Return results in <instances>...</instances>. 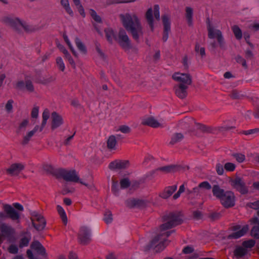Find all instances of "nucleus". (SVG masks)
I'll return each mask as SVG.
<instances>
[{"label": "nucleus", "mask_w": 259, "mask_h": 259, "mask_svg": "<svg viewBox=\"0 0 259 259\" xmlns=\"http://www.w3.org/2000/svg\"><path fill=\"white\" fill-rule=\"evenodd\" d=\"M166 223L162 225L157 231V234L152 239L151 246L155 249L156 251L162 250L167 244V238L172 231L168 230L181 223V219L177 216L171 215L164 219Z\"/></svg>", "instance_id": "f257e3e1"}, {"label": "nucleus", "mask_w": 259, "mask_h": 259, "mask_svg": "<svg viewBox=\"0 0 259 259\" xmlns=\"http://www.w3.org/2000/svg\"><path fill=\"white\" fill-rule=\"evenodd\" d=\"M119 18L122 24L127 31L130 33L133 38L137 42L144 34L143 28L140 19L135 13H125L120 14Z\"/></svg>", "instance_id": "f03ea898"}, {"label": "nucleus", "mask_w": 259, "mask_h": 259, "mask_svg": "<svg viewBox=\"0 0 259 259\" xmlns=\"http://www.w3.org/2000/svg\"><path fill=\"white\" fill-rule=\"evenodd\" d=\"M213 195L220 200L221 203L225 208H229L235 205L236 197L233 192L225 191L219 185H214L212 188Z\"/></svg>", "instance_id": "7ed1b4c3"}, {"label": "nucleus", "mask_w": 259, "mask_h": 259, "mask_svg": "<svg viewBox=\"0 0 259 259\" xmlns=\"http://www.w3.org/2000/svg\"><path fill=\"white\" fill-rule=\"evenodd\" d=\"M4 22L13 27L16 31L19 32L21 28H23L26 32H32L34 29L25 23H22L19 19H14L9 17H5Z\"/></svg>", "instance_id": "20e7f679"}, {"label": "nucleus", "mask_w": 259, "mask_h": 259, "mask_svg": "<svg viewBox=\"0 0 259 259\" xmlns=\"http://www.w3.org/2000/svg\"><path fill=\"white\" fill-rule=\"evenodd\" d=\"M57 174L66 181L79 183L88 186L87 184L79 180V178L75 170H67L64 169H58Z\"/></svg>", "instance_id": "39448f33"}, {"label": "nucleus", "mask_w": 259, "mask_h": 259, "mask_svg": "<svg viewBox=\"0 0 259 259\" xmlns=\"http://www.w3.org/2000/svg\"><path fill=\"white\" fill-rule=\"evenodd\" d=\"M229 183L233 188L241 194L244 195L248 193V188L243 178L237 176L234 178H231Z\"/></svg>", "instance_id": "423d86ee"}, {"label": "nucleus", "mask_w": 259, "mask_h": 259, "mask_svg": "<svg viewBox=\"0 0 259 259\" xmlns=\"http://www.w3.org/2000/svg\"><path fill=\"white\" fill-rule=\"evenodd\" d=\"M116 41L124 50H129L131 48V40L125 31L122 28L119 30Z\"/></svg>", "instance_id": "0eeeda50"}, {"label": "nucleus", "mask_w": 259, "mask_h": 259, "mask_svg": "<svg viewBox=\"0 0 259 259\" xmlns=\"http://www.w3.org/2000/svg\"><path fill=\"white\" fill-rule=\"evenodd\" d=\"M31 215V220L34 228L37 230L44 229L46 226L44 218L37 211H33Z\"/></svg>", "instance_id": "6e6552de"}, {"label": "nucleus", "mask_w": 259, "mask_h": 259, "mask_svg": "<svg viewBox=\"0 0 259 259\" xmlns=\"http://www.w3.org/2000/svg\"><path fill=\"white\" fill-rule=\"evenodd\" d=\"M172 78L176 81L180 82L179 84H185L189 86L192 83L191 76L188 73L175 72L172 75Z\"/></svg>", "instance_id": "1a4fd4ad"}, {"label": "nucleus", "mask_w": 259, "mask_h": 259, "mask_svg": "<svg viewBox=\"0 0 259 259\" xmlns=\"http://www.w3.org/2000/svg\"><path fill=\"white\" fill-rule=\"evenodd\" d=\"M25 167V165L23 163H14L6 169V172L11 176H17Z\"/></svg>", "instance_id": "9d476101"}, {"label": "nucleus", "mask_w": 259, "mask_h": 259, "mask_svg": "<svg viewBox=\"0 0 259 259\" xmlns=\"http://www.w3.org/2000/svg\"><path fill=\"white\" fill-rule=\"evenodd\" d=\"M78 239L81 244H86L91 240L90 231L87 227H81L78 233Z\"/></svg>", "instance_id": "9b49d317"}, {"label": "nucleus", "mask_w": 259, "mask_h": 259, "mask_svg": "<svg viewBox=\"0 0 259 259\" xmlns=\"http://www.w3.org/2000/svg\"><path fill=\"white\" fill-rule=\"evenodd\" d=\"M181 166L178 164H170L158 167L154 170L152 172L154 174L157 171H160L163 174L174 173L179 171Z\"/></svg>", "instance_id": "f8f14e48"}, {"label": "nucleus", "mask_w": 259, "mask_h": 259, "mask_svg": "<svg viewBox=\"0 0 259 259\" xmlns=\"http://www.w3.org/2000/svg\"><path fill=\"white\" fill-rule=\"evenodd\" d=\"M130 165V161L127 160L117 159L111 162L108 167L111 170L122 169L128 167Z\"/></svg>", "instance_id": "ddd939ff"}, {"label": "nucleus", "mask_w": 259, "mask_h": 259, "mask_svg": "<svg viewBox=\"0 0 259 259\" xmlns=\"http://www.w3.org/2000/svg\"><path fill=\"white\" fill-rule=\"evenodd\" d=\"M208 37L209 38L216 37L220 47L223 48L224 46V38L222 33L220 30H214L212 28L209 27L208 29Z\"/></svg>", "instance_id": "4468645a"}, {"label": "nucleus", "mask_w": 259, "mask_h": 259, "mask_svg": "<svg viewBox=\"0 0 259 259\" xmlns=\"http://www.w3.org/2000/svg\"><path fill=\"white\" fill-rule=\"evenodd\" d=\"M248 225H246L241 227L239 226H236L233 230L235 232L229 235V238L237 239L244 236L248 231Z\"/></svg>", "instance_id": "2eb2a0df"}, {"label": "nucleus", "mask_w": 259, "mask_h": 259, "mask_svg": "<svg viewBox=\"0 0 259 259\" xmlns=\"http://www.w3.org/2000/svg\"><path fill=\"white\" fill-rule=\"evenodd\" d=\"M125 205L129 208H141L146 206V202L142 199L130 198L126 200Z\"/></svg>", "instance_id": "dca6fc26"}, {"label": "nucleus", "mask_w": 259, "mask_h": 259, "mask_svg": "<svg viewBox=\"0 0 259 259\" xmlns=\"http://www.w3.org/2000/svg\"><path fill=\"white\" fill-rule=\"evenodd\" d=\"M51 129L54 130L61 126L63 123V119L62 116L56 112H53L51 114Z\"/></svg>", "instance_id": "f3484780"}, {"label": "nucleus", "mask_w": 259, "mask_h": 259, "mask_svg": "<svg viewBox=\"0 0 259 259\" xmlns=\"http://www.w3.org/2000/svg\"><path fill=\"white\" fill-rule=\"evenodd\" d=\"M188 86L185 84H178L174 87L176 95L180 99L185 98L188 94Z\"/></svg>", "instance_id": "a211bd4d"}, {"label": "nucleus", "mask_w": 259, "mask_h": 259, "mask_svg": "<svg viewBox=\"0 0 259 259\" xmlns=\"http://www.w3.org/2000/svg\"><path fill=\"white\" fill-rule=\"evenodd\" d=\"M177 185L167 186L159 194L161 198L166 199L168 198L177 190Z\"/></svg>", "instance_id": "6ab92c4d"}, {"label": "nucleus", "mask_w": 259, "mask_h": 259, "mask_svg": "<svg viewBox=\"0 0 259 259\" xmlns=\"http://www.w3.org/2000/svg\"><path fill=\"white\" fill-rule=\"evenodd\" d=\"M141 123L144 125L149 126L153 128L161 126V124L152 116L144 118Z\"/></svg>", "instance_id": "aec40b11"}, {"label": "nucleus", "mask_w": 259, "mask_h": 259, "mask_svg": "<svg viewBox=\"0 0 259 259\" xmlns=\"http://www.w3.org/2000/svg\"><path fill=\"white\" fill-rule=\"evenodd\" d=\"M106 38L110 44H112L113 40L116 41V35L114 30L111 28H107L104 30Z\"/></svg>", "instance_id": "412c9836"}, {"label": "nucleus", "mask_w": 259, "mask_h": 259, "mask_svg": "<svg viewBox=\"0 0 259 259\" xmlns=\"http://www.w3.org/2000/svg\"><path fill=\"white\" fill-rule=\"evenodd\" d=\"M117 143L116 137L114 135L110 136L107 141V147L110 150H115Z\"/></svg>", "instance_id": "4be33fe9"}, {"label": "nucleus", "mask_w": 259, "mask_h": 259, "mask_svg": "<svg viewBox=\"0 0 259 259\" xmlns=\"http://www.w3.org/2000/svg\"><path fill=\"white\" fill-rule=\"evenodd\" d=\"M152 12H153L152 9L151 8H150L148 9V10L147 11L146 14H145V17H146V20H147L148 24L149 25L152 31H153V29H154Z\"/></svg>", "instance_id": "5701e85b"}, {"label": "nucleus", "mask_w": 259, "mask_h": 259, "mask_svg": "<svg viewBox=\"0 0 259 259\" xmlns=\"http://www.w3.org/2000/svg\"><path fill=\"white\" fill-rule=\"evenodd\" d=\"M31 248L38 253L42 254L45 252L44 248L38 241L33 242L31 245Z\"/></svg>", "instance_id": "b1692460"}, {"label": "nucleus", "mask_w": 259, "mask_h": 259, "mask_svg": "<svg viewBox=\"0 0 259 259\" xmlns=\"http://www.w3.org/2000/svg\"><path fill=\"white\" fill-rule=\"evenodd\" d=\"M162 22L164 26L163 31L169 32L170 30V23L169 17L166 15L162 16Z\"/></svg>", "instance_id": "393cba45"}, {"label": "nucleus", "mask_w": 259, "mask_h": 259, "mask_svg": "<svg viewBox=\"0 0 259 259\" xmlns=\"http://www.w3.org/2000/svg\"><path fill=\"white\" fill-rule=\"evenodd\" d=\"M198 128L203 132L208 133H215L217 130L213 127L210 126H206L202 124H198Z\"/></svg>", "instance_id": "a878e982"}, {"label": "nucleus", "mask_w": 259, "mask_h": 259, "mask_svg": "<svg viewBox=\"0 0 259 259\" xmlns=\"http://www.w3.org/2000/svg\"><path fill=\"white\" fill-rule=\"evenodd\" d=\"M42 121L40 127L39 132H41L45 125H46L47 120L50 117V112L48 109H45L42 113Z\"/></svg>", "instance_id": "bb28decb"}, {"label": "nucleus", "mask_w": 259, "mask_h": 259, "mask_svg": "<svg viewBox=\"0 0 259 259\" xmlns=\"http://www.w3.org/2000/svg\"><path fill=\"white\" fill-rule=\"evenodd\" d=\"M247 250L243 246H239L236 247L234 250V254L237 258L241 257L247 254Z\"/></svg>", "instance_id": "cd10ccee"}, {"label": "nucleus", "mask_w": 259, "mask_h": 259, "mask_svg": "<svg viewBox=\"0 0 259 259\" xmlns=\"http://www.w3.org/2000/svg\"><path fill=\"white\" fill-rule=\"evenodd\" d=\"M1 231L2 234H0V244L3 242L4 236L11 232V229L8 226L5 225H2L1 226Z\"/></svg>", "instance_id": "c85d7f7f"}, {"label": "nucleus", "mask_w": 259, "mask_h": 259, "mask_svg": "<svg viewBox=\"0 0 259 259\" xmlns=\"http://www.w3.org/2000/svg\"><path fill=\"white\" fill-rule=\"evenodd\" d=\"M193 9L190 7L186 8V17L188 21V25L191 26L192 24Z\"/></svg>", "instance_id": "c756f323"}, {"label": "nucleus", "mask_w": 259, "mask_h": 259, "mask_svg": "<svg viewBox=\"0 0 259 259\" xmlns=\"http://www.w3.org/2000/svg\"><path fill=\"white\" fill-rule=\"evenodd\" d=\"M75 42L78 49L83 54H85L87 52V51L84 45L80 41V40L78 37L75 38Z\"/></svg>", "instance_id": "7c9ffc66"}, {"label": "nucleus", "mask_w": 259, "mask_h": 259, "mask_svg": "<svg viewBox=\"0 0 259 259\" xmlns=\"http://www.w3.org/2000/svg\"><path fill=\"white\" fill-rule=\"evenodd\" d=\"M184 138L183 135L181 133L175 134L171 137L170 144L174 145L176 143L181 141Z\"/></svg>", "instance_id": "2f4dec72"}, {"label": "nucleus", "mask_w": 259, "mask_h": 259, "mask_svg": "<svg viewBox=\"0 0 259 259\" xmlns=\"http://www.w3.org/2000/svg\"><path fill=\"white\" fill-rule=\"evenodd\" d=\"M232 30L236 39H240L242 38V34L241 30L237 25H234L232 27Z\"/></svg>", "instance_id": "473e14b6"}, {"label": "nucleus", "mask_w": 259, "mask_h": 259, "mask_svg": "<svg viewBox=\"0 0 259 259\" xmlns=\"http://www.w3.org/2000/svg\"><path fill=\"white\" fill-rule=\"evenodd\" d=\"M34 135L32 132H29L25 136L23 137L20 143L22 145H26L28 144L31 137Z\"/></svg>", "instance_id": "72a5a7b5"}, {"label": "nucleus", "mask_w": 259, "mask_h": 259, "mask_svg": "<svg viewBox=\"0 0 259 259\" xmlns=\"http://www.w3.org/2000/svg\"><path fill=\"white\" fill-rule=\"evenodd\" d=\"M255 243V242L254 240L250 239L243 241L242 245V246L247 250V249H250L253 247L254 246Z\"/></svg>", "instance_id": "f704fd0d"}, {"label": "nucleus", "mask_w": 259, "mask_h": 259, "mask_svg": "<svg viewBox=\"0 0 259 259\" xmlns=\"http://www.w3.org/2000/svg\"><path fill=\"white\" fill-rule=\"evenodd\" d=\"M131 185V182L128 178H123L120 180V186L121 189H126Z\"/></svg>", "instance_id": "c9c22d12"}, {"label": "nucleus", "mask_w": 259, "mask_h": 259, "mask_svg": "<svg viewBox=\"0 0 259 259\" xmlns=\"http://www.w3.org/2000/svg\"><path fill=\"white\" fill-rule=\"evenodd\" d=\"M61 4L69 15H73V11L69 7L68 0H61Z\"/></svg>", "instance_id": "e433bc0d"}, {"label": "nucleus", "mask_w": 259, "mask_h": 259, "mask_svg": "<svg viewBox=\"0 0 259 259\" xmlns=\"http://www.w3.org/2000/svg\"><path fill=\"white\" fill-rule=\"evenodd\" d=\"M230 96L233 99H241L243 97V96L236 90H233L230 93Z\"/></svg>", "instance_id": "4c0bfd02"}, {"label": "nucleus", "mask_w": 259, "mask_h": 259, "mask_svg": "<svg viewBox=\"0 0 259 259\" xmlns=\"http://www.w3.org/2000/svg\"><path fill=\"white\" fill-rule=\"evenodd\" d=\"M104 216V221L106 224L111 223L113 220L111 211H105Z\"/></svg>", "instance_id": "58836bf2"}, {"label": "nucleus", "mask_w": 259, "mask_h": 259, "mask_svg": "<svg viewBox=\"0 0 259 259\" xmlns=\"http://www.w3.org/2000/svg\"><path fill=\"white\" fill-rule=\"evenodd\" d=\"M236 168V165L232 162H227L224 165V168L227 171H233Z\"/></svg>", "instance_id": "ea45409f"}, {"label": "nucleus", "mask_w": 259, "mask_h": 259, "mask_svg": "<svg viewBox=\"0 0 259 259\" xmlns=\"http://www.w3.org/2000/svg\"><path fill=\"white\" fill-rule=\"evenodd\" d=\"M56 64L61 71H64L65 68V65L63 63L62 59L60 57H58L56 58Z\"/></svg>", "instance_id": "a19ab883"}, {"label": "nucleus", "mask_w": 259, "mask_h": 259, "mask_svg": "<svg viewBox=\"0 0 259 259\" xmlns=\"http://www.w3.org/2000/svg\"><path fill=\"white\" fill-rule=\"evenodd\" d=\"M90 14L93 19L97 22H102V19L101 17L97 14V13L93 9H91L90 11Z\"/></svg>", "instance_id": "79ce46f5"}, {"label": "nucleus", "mask_w": 259, "mask_h": 259, "mask_svg": "<svg viewBox=\"0 0 259 259\" xmlns=\"http://www.w3.org/2000/svg\"><path fill=\"white\" fill-rule=\"evenodd\" d=\"M246 206L249 208L255 210L259 209V200L254 202L247 203Z\"/></svg>", "instance_id": "37998d69"}, {"label": "nucleus", "mask_w": 259, "mask_h": 259, "mask_svg": "<svg viewBox=\"0 0 259 259\" xmlns=\"http://www.w3.org/2000/svg\"><path fill=\"white\" fill-rule=\"evenodd\" d=\"M233 157L239 163L243 162L245 159V156L241 153H236L233 154Z\"/></svg>", "instance_id": "c03bdc74"}, {"label": "nucleus", "mask_w": 259, "mask_h": 259, "mask_svg": "<svg viewBox=\"0 0 259 259\" xmlns=\"http://www.w3.org/2000/svg\"><path fill=\"white\" fill-rule=\"evenodd\" d=\"M7 215L13 220H16L19 219V214L18 211H7Z\"/></svg>", "instance_id": "a18cd8bd"}, {"label": "nucleus", "mask_w": 259, "mask_h": 259, "mask_svg": "<svg viewBox=\"0 0 259 259\" xmlns=\"http://www.w3.org/2000/svg\"><path fill=\"white\" fill-rule=\"evenodd\" d=\"M185 188L184 185H181L178 191L173 195V196H172L173 199L176 200L178 198H179L181 194L183 192H184L185 191Z\"/></svg>", "instance_id": "49530a36"}, {"label": "nucleus", "mask_w": 259, "mask_h": 259, "mask_svg": "<svg viewBox=\"0 0 259 259\" xmlns=\"http://www.w3.org/2000/svg\"><path fill=\"white\" fill-rule=\"evenodd\" d=\"M29 121L27 119L23 120L19 124L18 130L20 132L22 130H25L28 124Z\"/></svg>", "instance_id": "de8ad7c7"}, {"label": "nucleus", "mask_w": 259, "mask_h": 259, "mask_svg": "<svg viewBox=\"0 0 259 259\" xmlns=\"http://www.w3.org/2000/svg\"><path fill=\"white\" fill-rule=\"evenodd\" d=\"M13 103V100H9L6 103L5 108L8 113H11L12 112Z\"/></svg>", "instance_id": "09e8293b"}, {"label": "nucleus", "mask_w": 259, "mask_h": 259, "mask_svg": "<svg viewBox=\"0 0 259 259\" xmlns=\"http://www.w3.org/2000/svg\"><path fill=\"white\" fill-rule=\"evenodd\" d=\"M215 168L217 172L219 175L221 176L223 175L225 168L222 164L220 163H217L216 164Z\"/></svg>", "instance_id": "8fccbe9b"}, {"label": "nucleus", "mask_w": 259, "mask_h": 259, "mask_svg": "<svg viewBox=\"0 0 259 259\" xmlns=\"http://www.w3.org/2000/svg\"><path fill=\"white\" fill-rule=\"evenodd\" d=\"M253 105L256 108L254 116L256 117H259V99L257 98L254 100Z\"/></svg>", "instance_id": "3c124183"}, {"label": "nucleus", "mask_w": 259, "mask_h": 259, "mask_svg": "<svg viewBox=\"0 0 259 259\" xmlns=\"http://www.w3.org/2000/svg\"><path fill=\"white\" fill-rule=\"evenodd\" d=\"M118 131L124 134H128L131 132V128L127 125H122L119 127Z\"/></svg>", "instance_id": "603ef678"}, {"label": "nucleus", "mask_w": 259, "mask_h": 259, "mask_svg": "<svg viewBox=\"0 0 259 259\" xmlns=\"http://www.w3.org/2000/svg\"><path fill=\"white\" fill-rule=\"evenodd\" d=\"M154 15L155 19L159 21L160 20L159 8L157 5L154 6Z\"/></svg>", "instance_id": "864d4df0"}, {"label": "nucleus", "mask_w": 259, "mask_h": 259, "mask_svg": "<svg viewBox=\"0 0 259 259\" xmlns=\"http://www.w3.org/2000/svg\"><path fill=\"white\" fill-rule=\"evenodd\" d=\"M250 233L251 236L256 238H259V229L258 228V227H253V228L251 229Z\"/></svg>", "instance_id": "5fc2aeb1"}, {"label": "nucleus", "mask_w": 259, "mask_h": 259, "mask_svg": "<svg viewBox=\"0 0 259 259\" xmlns=\"http://www.w3.org/2000/svg\"><path fill=\"white\" fill-rule=\"evenodd\" d=\"M199 45L198 44H196V45H195V51L196 52H199L200 53V54L201 55V56L202 57L204 56L205 55V49L204 48H199Z\"/></svg>", "instance_id": "6e6d98bb"}, {"label": "nucleus", "mask_w": 259, "mask_h": 259, "mask_svg": "<svg viewBox=\"0 0 259 259\" xmlns=\"http://www.w3.org/2000/svg\"><path fill=\"white\" fill-rule=\"evenodd\" d=\"M198 186L199 188H204L207 190H209L211 189V185L208 182L206 181L200 183Z\"/></svg>", "instance_id": "4d7b16f0"}, {"label": "nucleus", "mask_w": 259, "mask_h": 259, "mask_svg": "<svg viewBox=\"0 0 259 259\" xmlns=\"http://www.w3.org/2000/svg\"><path fill=\"white\" fill-rule=\"evenodd\" d=\"M59 215L64 224L66 225L67 224V217L65 211H59Z\"/></svg>", "instance_id": "13d9d810"}, {"label": "nucleus", "mask_w": 259, "mask_h": 259, "mask_svg": "<svg viewBox=\"0 0 259 259\" xmlns=\"http://www.w3.org/2000/svg\"><path fill=\"white\" fill-rule=\"evenodd\" d=\"M25 86L27 90L29 92H33L34 91V87L32 82L30 80H27L25 82Z\"/></svg>", "instance_id": "bf43d9fd"}, {"label": "nucleus", "mask_w": 259, "mask_h": 259, "mask_svg": "<svg viewBox=\"0 0 259 259\" xmlns=\"http://www.w3.org/2000/svg\"><path fill=\"white\" fill-rule=\"evenodd\" d=\"M236 61L239 63H240L242 64V65L244 67H247V65H246V61L241 56H237L236 57Z\"/></svg>", "instance_id": "052dcab7"}, {"label": "nucleus", "mask_w": 259, "mask_h": 259, "mask_svg": "<svg viewBox=\"0 0 259 259\" xmlns=\"http://www.w3.org/2000/svg\"><path fill=\"white\" fill-rule=\"evenodd\" d=\"M214 128L217 129L215 130V132H217V131L223 132V131H227L230 130L231 129H233V128H234V127H233V126H225V127L219 126V127H214Z\"/></svg>", "instance_id": "680f3d73"}, {"label": "nucleus", "mask_w": 259, "mask_h": 259, "mask_svg": "<svg viewBox=\"0 0 259 259\" xmlns=\"http://www.w3.org/2000/svg\"><path fill=\"white\" fill-rule=\"evenodd\" d=\"M29 240H30L29 238H26V237L22 238L21 240V242L20 243V246L23 247V246H27L29 243Z\"/></svg>", "instance_id": "e2e57ef3"}, {"label": "nucleus", "mask_w": 259, "mask_h": 259, "mask_svg": "<svg viewBox=\"0 0 259 259\" xmlns=\"http://www.w3.org/2000/svg\"><path fill=\"white\" fill-rule=\"evenodd\" d=\"M38 107H34L33 108L31 113V116L32 118H36L38 116Z\"/></svg>", "instance_id": "0e129e2a"}, {"label": "nucleus", "mask_w": 259, "mask_h": 259, "mask_svg": "<svg viewBox=\"0 0 259 259\" xmlns=\"http://www.w3.org/2000/svg\"><path fill=\"white\" fill-rule=\"evenodd\" d=\"M221 217V214L218 211H212L210 215V219L214 220L219 219Z\"/></svg>", "instance_id": "69168bd1"}, {"label": "nucleus", "mask_w": 259, "mask_h": 259, "mask_svg": "<svg viewBox=\"0 0 259 259\" xmlns=\"http://www.w3.org/2000/svg\"><path fill=\"white\" fill-rule=\"evenodd\" d=\"M65 58L68 60L69 64L71 65V66L73 68H75L76 66L75 63L71 55L69 54L65 57Z\"/></svg>", "instance_id": "338daca9"}, {"label": "nucleus", "mask_w": 259, "mask_h": 259, "mask_svg": "<svg viewBox=\"0 0 259 259\" xmlns=\"http://www.w3.org/2000/svg\"><path fill=\"white\" fill-rule=\"evenodd\" d=\"M111 191L115 195H117L119 192L118 185H112Z\"/></svg>", "instance_id": "774afa93"}]
</instances>
